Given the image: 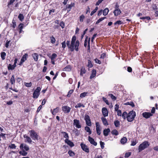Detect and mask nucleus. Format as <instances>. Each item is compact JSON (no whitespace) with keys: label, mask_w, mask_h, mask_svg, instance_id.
<instances>
[{"label":"nucleus","mask_w":158,"mask_h":158,"mask_svg":"<svg viewBox=\"0 0 158 158\" xmlns=\"http://www.w3.org/2000/svg\"><path fill=\"white\" fill-rule=\"evenodd\" d=\"M76 37L73 35L70 44V41L67 40L66 44L68 49L71 52H73L75 50L76 52L79 50V42L78 40H76Z\"/></svg>","instance_id":"nucleus-1"},{"label":"nucleus","mask_w":158,"mask_h":158,"mask_svg":"<svg viewBox=\"0 0 158 158\" xmlns=\"http://www.w3.org/2000/svg\"><path fill=\"white\" fill-rule=\"evenodd\" d=\"M76 37L73 35L70 44V41L67 40L66 44L68 49L71 52H73L75 50L76 52L79 50V42L78 40H76Z\"/></svg>","instance_id":"nucleus-2"},{"label":"nucleus","mask_w":158,"mask_h":158,"mask_svg":"<svg viewBox=\"0 0 158 158\" xmlns=\"http://www.w3.org/2000/svg\"><path fill=\"white\" fill-rule=\"evenodd\" d=\"M136 115V113L134 111L132 110L130 111L128 114L127 121L129 122H132L134 120Z\"/></svg>","instance_id":"nucleus-3"},{"label":"nucleus","mask_w":158,"mask_h":158,"mask_svg":"<svg viewBox=\"0 0 158 158\" xmlns=\"http://www.w3.org/2000/svg\"><path fill=\"white\" fill-rule=\"evenodd\" d=\"M30 136L33 140H38L39 135L34 130L29 131Z\"/></svg>","instance_id":"nucleus-4"},{"label":"nucleus","mask_w":158,"mask_h":158,"mask_svg":"<svg viewBox=\"0 0 158 158\" xmlns=\"http://www.w3.org/2000/svg\"><path fill=\"white\" fill-rule=\"evenodd\" d=\"M149 146V144L147 141H144L140 144L139 146V151L140 152Z\"/></svg>","instance_id":"nucleus-5"},{"label":"nucleus","mask_w":158,"mask_h":158,"mask_svg":"<svg viewBox=\"0 0 158 158\" xmlns=\"http://www.w3.org/2000/svg\"><path fill=\"white\" fill-rule=\"evenodd\" d=\"M41 88L39 87H37L34 90L33 94V98H37L40 94V91L41 90Z\"/></svg>","instance_id":"nucleus-6"},{"label":"nucleus","mask_w":158,"mask_h":158,"mask_svg":"<svg viewBox=\"0 0 158 158\" xmlns=\"http://www.w3.org/2000/svg\"><path fill=\"white\" fill-rule=\"evenodd\" d=\"M80 146L82 149L85 152L87 153L89 152V149L88 147L83 143L80 144Z\"/></svg>","instance_id":"nucleus-7"},{"label":"nucleus","mask_w":158,"mask_h":158,"mask_svg":"<svg viewBox=\"0 0 158 158\" xmlns=\"http://www.w3.org/2000/svg\"><path fill=\"white\" fill-rule=\"evenodd\" d=\"M61 108L62 110L64 113H69L71 109L70 107L66 106H62Z\"/></svg>","instance_id":"nucleus-8"},{"label":"nucleus","mask_w":158,"mask_h":158,"mask_svg":"<svg viewBox=\"0 0 158 158\" xmlns=\"http://www.w3.org/2000/svg\"><path fill=\"white\" fill-rule=\"evenodd\" d=\"M90 38L88 36H86V37L84 41V43H88V51H90Z\"/></svg>","instance_id":"nucleus-9"},{"label":"nucleus","mask_w":158,"mask_h":158,"mask_svg":"<svg viewBox=\"0 0 158 158\" xmlns=\"http://www.w3.org/2000/svg\"><path fill=\"white\" fill-rule=\"evenodd\" d=\"M73 124L77 128H80L81 127V125L80 123V121L76 119H74L73 120Z\"/></svg>","instance_id":"nucleus-10"},{"label":"nucleus","mask_w":158,"mask_h":158,"mask_svg":"<svg viewBox=\"0 0 158 158\" xmlns=\"http://www.w3.org/2000/svg\"><path fill=\"white\" fill-rule=\"evenodd\" d=\"M19 148L21 150H24L26 151H28L29 149V147L25 143L21 144Z\"/></svg>","instance_id":"nucleus-11"},{"label":"nucleus","mask_w":158,"mask_h":158,"mask_svg":"<svg viewBox=\"0 0 158 158\" xmlns=\"http://www.w3.org/2000/svg\"><path fill=\"white\" fill-rule=\"evenodd\" d=\"M23 136L25 139L24 140L25 142H27L30 144L32 143V141L31 139V138L27 135L26 134L24 135Z\"/></svg>","instance_id":"nucleus-12"},{"label":"nucleus","mask_w":158,"mask_h":158,"mask_svg":"<svg viewBox=\"0 0 158 158\" xmlns=\"http://www.w3.org/2000/svg\"><path fill=\"white\" fill-rule=\"evenodd\" d=\"M96 126L97 133L98 135H99L101 133L100 126L98 122L96 123Z\"/></svg>","instance_id":"nucleus-13"},{"label":"nucleus","mask_w":158,"mask_h":158,"mask_svg":"<svg viewBox=\"0 0 158 158\" xmlns=\"http://www.w3.org/2000/svg\"><path fill=\"white\" fill-rule=\"evenodd\" d=\"M143 116L146 118H148L152 115V114L150 112H144L142 113Z\"/></svg>","instance_id":"nucleus-14"},{"label":"nucleus","mask_w":158,"mask_h":158,"mask_svg":"<svg viewBox=\"0 0 158 158\" xmlns=\"http://www.w3.org/2000/svg\"><path fill=\"white\" fill-rule=\"evenodd\" d=\"M102 112L103 115L104 117L108 116V111L106 107H103L102 109Z\"/></svg>","instance_id":"nucleus-15"},{"label":"nucleus","mask_w":158,"mask_h":158,"mask_svg":"<svg viewBox=\"0 0 158 158\" xmlns=\"http://www.w3.org/2000/svg\"><path fill=\"white\" fill-rule=\"evenodd\" d=\"M88 140L91 144H93L95 146H96L97 145V143L94 141V140L93 138H91L90 136L88 137Z\"/></svg>","instance_id":"nucleus-16"},{"label":"nucleus","mask_w":158,"mask_h":158,"mask_svg":"<svg viewBox=\"0 0 158 158\" xmlns=\"http://www.w3.org/2000/svg\"><path fill=\"white\" fill-rule=\"evenodd\" d=\"M65 142L70 147H72L74 146L73 143L68 139H65L64 140Z\"/></svg>","instance_id":"nucleus-17"},{"label":"nucleus","mask_w":158,"mask_h":158,"mask_svg":"<svg viewBox=\"0 0 158 158\" xmlns=\"http://www.w3.org/2000/svg\"><path fill=\"white\" fill-rule=\"evenodd\" d=\"M59 109V107H57L56 108L54 109L53 110L51 109V112L52 115H54L58 112Z\"/></svg>","instance_id":"nucleus-18"},{"label":"nucleus","mask_w":158,"mask_h":158,"mask_svg":"<svg viewBox=\"0 0 158 158\" xmlns=\"http://www.w3.org/2000/svg\"><path fill=\"white\" fill-rule=\"evenodd\" d=\"M110 132V130L109 128L105 129L103 131V135L105 136H107Z\"/></svg>","instance_id":"nucleus-19"},{"label":"nucleus","mask_w":158,"mask_h":158,"mask_svg":"<svg viewBox=\"0 0 158 158\" xmlns=\"http://www.w3.org/2000/svg\"><path fill=\"white\" fill-rule=\"evenodd\" d=\"M121 11L120 9H115L113 12L114 15L115 16H117L120 15L121 13Z\"/></svg>","instance_id":"nucleus-20"},{"label":"nucleus","mask_w":158,"mask_h":158,"mask_svg":"<svg viewBox=\"0 0 158 158\" xmlns=\"http://www.w3.org/2000/svg\"><path fill=\"white\" fill-rule=\"evenodd\" d=\"M96 71L95 69H93L92 71V73L90 77V79H91L93 78L96 75Z\"/></svg>","instance_id":"nucleus-21"},{"label":"nucleus","mask_w":158,"mask_h":158,"mask_svg":"<svg viewBox=\"0 0 158 158\" xmlns=\"http://www.w3.org/2000/svg\"><path fill=\"white\" fill-rule=\"evenodd\" d=\"M75 4L74 3H72L70 4L67 5L66 6V8L69 9V10H68V12H69L70 11L71 9L73 7H74V6Z\"/></svg>","instance_id":"nucleus-22"},{"label":"nucleus","mask_w":158,"mask_h":158,"mask_svg":"<svg viewBox=\"0 0 158 158\" xmlns=\"http://www.w3.org/2000/svg\"><path fill=\"white\" fill-rule=\"evenodd\" d=\"M86 72V70H85V67H82L81 69L80 75L83 76V74H85Z\"/></svg>","instance_id":"nucleus-23"},{"label":"nucleus","mask_w":158,"mask_h":158,"mask_svg":"<svg viewBox=\"0 0 158 158\" xmlns=\"http://www.w3.org/2000/svg\"><path fill=\"white\" fill-rule=\"evenodd\" d=\"M101 120L104 125L107 126L109 124L108 123L107 120L106 118L102 117L101 118Z\"/></svg>","instance_id":"nucleus-24"},{"label":"nucleus","mask_w":158,"mask_h":158,"mask_svg":"<svg viewBox=\"0 0 158 158\" xmlns=\"http://www.w3.org/2000/svg\"><path fill=\"white\" fill-rule=\"evenodd\" d=\"M61 133L63 135V137L64 138H66L65 139H69V137L68 134L67 132L64 131H61Z\"/></svg>","instance_id":"nucleus-25"},{"label":"nucleus","mask_w":158,"mask_h":158,"mask_svg":"<svg viewBox=\"0 0 158 158\" xmlns=\"http://www.w3.org/2000/svg\"><path fill=\"white\" fill-rule=\"evenodd\" d=\"M73 132L75 133L76 136H79L80 134V131L77 128H75L73 130Z\"/></svg>","instance_id":"nucleus-26"},{"label":"nucleus","mask_w":158,"mask_h":158,"mask_svg":"<svg viewBox=\"0 0 158 158\" xmlns=\"http://www.w3.org/2000/svg\"><path fill=\"white\" fill-rule=\"evenodd\" d=\"M22 150V151H21L19 152V153L22 156H26L27 154V152L24 150Z\"/></svg>","instance_id":"nucleus-27"},{"label":"nucleus","mask_w":158,"mask_h":158,"mask_svg":"<svg viewBox=\"0 0 158 158\" xmlns=\"http://www.w3.org/2000/svg\"><path fill=\"white\" fill-rule=\"evenodd\" d=\"M10 82L11 85H14L15 83V80L14 75H13L10 79Z\"/></svg>","instance_id":"nucleus-28"},{"label":"nucleus","mask_w":158,"mask_h":158,"mask_svg":"<svg viewBox=\"0 0 158 158\" xmlns=\"http://www.w3.org/2000/svg\"><path fill=\"white\" fill-rule=\"evenodd\" d=\"M127 139L126 137H123L121 140L120 142L122 144H124L127 143Z\"/></svg>","instance_id":"nucleus-29"},{"label":"nucleus","mask_w":158,"mask_h":158,"mask_svg":"<svg viewBox=\"0 0 158 158\" xmlns=\"http://www.w3.org/2000/svg\"><path fill=\"white\" fill-rule=\"evenodd\" d=\"M88 92H84L81 93L80 94V97L81 98H82L85 97L86 96L88 95Z\"/></svg>","instance_id":"nucleus-30"},{"label":"nucleus","mask_w":158,"mask_h":158,"mask_svg":"<svg viewBox=\"0 0 158 158\" xmlns=\"http://www.w3.org/2000/svg\"><path fill=\"white\" fill-rule=\"evenodd\" d=\"M28 56V54L27 53L25 54L23 56L22 58L21 59V60L23 61V62H24L25 60H27V58Z\"/></svg>","instance_id":"nucleus-31"},{"label":"nucleus","mask_w":158,"mask_h":158,"mask_svg":"<svg viewBox=\"0 0 158 158\" xmlns=\"http://www.w3.org/2000/svg\"><path fill=\"white\" fill-rule=\"evenodd\" d=\"M33 57L35 61H37L38 59L39 55L38 54L35 53L33 54Z\"/></svg>","instance_id":"nucleus-32"},{"label":"nucleus","mask_w":158,"mask_h":158,"mask_svg":"<svg viewBox=\"0 0 158 158\" xmlns=\"http://www.w3.org/2000/svg\"><path fill=\"white\" fill-rule=\"evenodd\" d=\"M85 130L87 132H88L89 135H90L92 133V131L90 130V128L87 126L85 127Z\"/></svg>","instance_id":"nucleus-33"},{"label":"nucleus","mask_w":158,"mask_h":158,"mask_svg":"<svg viewBox=\"0 0 158 158\" xmlns=\"http://www.w3.org/2000/svg\"><path fill=\"white\" fill-rule=\"evenodd\" d=\"M6 53L5 52H2L1 53V57L2 60L5 59Z\"/></svg>","instance_id":"nucleus-34"},{"label":"nucleus","mask_w":158,"mask_h":158,"mask_svg":"<svg viewBox=\"0 0 158 158\" xmlns=\"http://www.w3.org/2000/svg\"><path fill=\"white\" fill-rule=\"evenodd\" d=\"M128 114L126 111H124L122 114V116L124 119H125L126 118L127 119V116Z\"/></svg>","instance_id":"nucleus-35"},{"label":"nucleus","mask_w":158,"mask_h":158,"mask_svg":"<svg viewBox=\"0 0 158 158\" xmlns=\"http://www.w3.org/2000/svg\"><path fill=\"white\" fill-rule=\"evenodd\" d=\"M109 10L108 8H106L103 11V14L104 16H106L108 13Z\"/></svg>","instance_id":"nucleus-36"},{"label":"nucleus","mask_w":158,"mask_h":158,"mask_svg":"<svg viewBox=\"0 0 158 158\" xmlns=\"http://www.w3.org/2000/svg\"><path fill=\"white\" fill-rule=\"evenodd\" d=\"M71 66L70 65H68L64 68V70L66 71H69L71 70Z\"/></svg>","instance_id":"nucleus-37"},{"label":"nucleus","mask_w":158,"mask_h":158,"mask_svg":"<svg viewBox=\"0 0 158 158\" xmlns=\"http://www.w3.org/2000/svg\"><path fill=\"white\" fill-rule=\"evenodd\" d=\"M81 107L84 108L85 106L83 104L81 103H78L75 106V108H80Z\"/></svg>","instance_id":"nucleus-38"},{"label":"nucleus","mask_w":158,"mask_h":158,"mask_svg":"<svg viewBox=\"0 0 158 158\" xmlns=\"http://www.w3.org/2000/svg\"><path fill=\"white\" fill-rule=\"evenodd\" d=\"M68 154L71 157H73L75 155V153L71 150H69L68 152Z\"/></svg>","instance_id":"nucleus-39"},{"label":"nucleus","mask_w":158,"mask_h":158,"mask_svg":"<svg viewBox=\"0 0 158 158\" xmlns=\"http://www.w3.org/2000/svg\"><path fill=\"white\" fill-rule=\"evenodd\" d=\"M16 146L15 144L11 143L8 146V148L11 149H15Z\"/></svg>","instance_id":"nucleus-40"},{"label":"nucleus","mask_w":158,"mask_h":158,"mask_svg":"<svg viewBox=\"0 0 158 158\" xmlns=\"http://www.w3.org/2000/svg\"><path fill=\"white\" fill-rule=\"evenodd\" d=\"M87 66L89 68H91L93 66V64H92L91 61L89 60H88V64Z\"/></svg>","instance_id":"nucleus-41"},{"label":"nucleus","mask_w":158,"mask_h":158,"mask_svg":"<svg viewBox=\"0 0 158 158\" xmlns=\"http://www.w3.org/2000/svg\"><path fill=\"white\" fill-rule=\"evenodd\" d=\"M18 18L20 21H22L24 19V17L23 14H20L18 16Z\"/></svg>","instance_id":"nucleus-42"},{"label":"nucleus","mask_w":158,"mask_h":158,"mask_svg":"<svg viewBox=\"0 0 158 158\" xmlns=\"http://www.w3.org/2000/svg\"><path fill=\"white\" fill-rule=\"evenodd\" d=\"M84 119L86 123H87V121L90 119L89 116L87 114H85V116Z\"/></svg>","instance_id":"nucleus-43"},{"label":"nucleus","mask_w":158,"mask_h":158,"mask_svg":"<svg viewBox=\"0 0 158 158\" xmlns=\"http://www.w3.org/2000/svg\"><path fill=\"white\" fill-rule=\"evenodd\" d=\"M8 69L9 70H13L15 69V68L11 64H9L8 66Z\"/></svg>","instance_id":"nucleus-44"},{"label":"nucleus","mask_w":158,"mask_h":158,"mask_svg":"<svg viewBox=\"0 0 158 158\" xmlns=\"http://www.w3.org/2000/svg\"><path fill=\"white\" fill-rule=\"evenodd\" d=\"M106 18V17H103L101 18L100 19H99L96 22V24H98L100 22L102 21V20H104Z\"/></svg>","instance_id":"nucleus-45"},{"label":"nucleus","mask_w":158,"mask_h":158,"mask_svg":"<svg viewBox=\"0 0 158 158\" xmlns=\"http://www.w3.org/2000/svg\"><path fill=\"white\" fill-rule=\"evenodd\" d=\"M15 0H10V1L8 2V4L7 5V6L8 8H10V6L11 5H12L14 2L15 1Z\"/></svg>","instance_id":"nucleus-46"},{"label":"nucleus","mask_w":158,"mask_h":158,"mask_svg":"<svg viewBox=\"0 0 158 158\" xmlns=\"http://www.w3.org/2000/svg\"><path fill=\"white\" fill-rule=\"evenodd\" d=\"M111 133L113 135H118V132L116 129H114L111 131Z\"/></svg>","instance_id":"nucleus-47"},{"label":"nucleus","mask_w":158,"mask_h":158,"mask_svg":"<svg viewBox=\"0 0 158 158\" xmlns=\"http://www.w3.org/2000/svg\"><path fill=\"white\" fill-rule=\"evenodd\" d=\"M12 24L11 25L12 27L13 28H15L16 26L15 21L13 19L12 20Z\"/></svg>","instance_id":"nucleus-48"},{"label":"nucleus","mask_w":158,"mask_h":158,"mask_svg":"<svg viewBox=\"0 0 158 158\" xmlns=\"http://www.w3.org/2000/svg\"><path fill=\"white\" fill-rule=\"evenodd\" d=\"M123 22L122 21L119 20L116 21L114 23V25H116L117 24L120 25L122 24H123Z\"/></svg>","instance_id":"nucleus-49"},{"label":"nucleus","mask_w":158,"mask_h":158,"mask_svg":"<svg viewBox=\"0 0 158 158\" xmlns=\"http://www.w3.org/2000/svg\"><path fill=\"white\" fill-rule=\"evenodd\" d=\"M24 85L28 87H31L32 85V83L30 82L29 83L24 82Z\"/></svg>","instance_id":"nucleus-50"},{"label":"nucleus","mask_w":158,"mask_h":158,"mask_svg":"<svg viewBox=\"0 0 158 158\" xmlns=\"http://www.w3.org/2000/svg\"><path fill=\"white\" fill-rule=\"evenodd\" d=\"M114 123L115 126L117 127H119L120 125V122L118 120H115L114 121Z\"/></svg>","instance_id":"nucleus-51"},{"label":"nucleus","mask_w":158,"mask_h":158,"mask_svg":"<svg viewBox=\"0 0 158 158\" xmlns=\"http://www.w3.org/2000/svg\"><path fill=\"white\" fill-rule=\"evenodd\" d=\"M57 56V55L56 53H53L52 54V56L50 57L51 60H54Z\"/></svg>","instance_id":"nucleus-52"},{"label":"nucleus","mask_w":158,"mask_h":158,"mask_svg":"<svg viewBox=\"0 0 158 158\" xmlns=\"http://www.w3.org/2000/svg\"><path fill=\"white\" fill-rule=\"evenodd\" d=\"M85 18V16L84 15H82L80 16V22H83L84 19Z\"/></svg>","instance_id":"nucleus-53"},{"label":"nucleus","mask_w":158,"mask_h":158,"mask_svg":"<svg viewBox=\"0 0 158 158\" xmlns=\"http://www.w3.org/2000/svg\"><path fill=\"white\" fill-rule=\"evenodd\" d=\"M73 91L74 90L73 89L69 91L67 96L68 97H70L71 96V94L73 93Z\"/></svg>","instance_id":"nucleus-54"},{"label":"nucleus","mask_w":158,"mask_h":158,"mask_svg":"<svg viewBox=\"0 0 158 158\" xmlns=\"http://www.w3.org/2000/svg\"><path fill=\"white\" fill-rule=\"evenodd\" d=\"M109 95L114 101H115L116 100V97L114 96L112 94H109Z\"/></svg>","instance_id":"nucleus-55"},{"label":"nucleus","mask_w":158,"mask_h":158,"mask_svg":"<svg viewBox=\"0 0 158 158\" xmlns=\"http://www.w3.org/2000/svg\"><path fill=\"white\" fill-rule=\"evenodd\" d=\"M140 19H141L144 20L146 19L147 20H149L151 18L149 16H146L144 17H141L140 18Z\"/></svg>","instance_id":"nucleus-56"},{"label":"nucleus","mask_w":158,"mask_h":158,"mask_svg":"<svg viewBox=\"0 0 158 158\" xmlns=\"http://www.w3.org/2000/svg\"><path fill=\"white\" fill-rule=\"evenodd\" d=\"M131 152H126L125 154L124 157L125 158H128L131 155Z\"/></svg>","instance_id":"nucleus-57"},{"label":"nucleus","mask_w":158,"mask_h":158,"mask_svg":"<svg viewBox=\"0 0 158 158\" xmlns=\"http://www.w3.org/2000/svg\"><path fill=\"white\" fill-rule=\"evenodd\" d=\"M23 24L22 23H20L18 26V28L19 29L22 30L23 27Z\"/></svg>","instance_id":"nucleus-58"},{"label":"nucleus","mask_w":158,"mask_h":158,"mask_svg":"<svg viewBox=\"0 0 158 158\" xmlns=\"http://www.w3.org/2000/svg\"><path fill=\"white\" fill-rule=\"evenodd\" d=\"M97 33L94 34L93 35L92 37L91 38V42L92 43H93L94 41V39H95V37H96V36H97Z\"/></svg>","instance_id":"nucleus-59"},{"label":"nucleus","mask_w":158,"mask_h":158,"mask_svg":"<svg viewBox=\"0 0 158 158\" xmlns=\"http://www.w3.org/2000/svg\"><path fill=\"white\" fill-rule=\"evenodd\" d=\"M62 48L64 49L66 47V42L65 41H64L61 43Z\"/></svg>","instance_id":"nucleus-60"},{"label":"nucleus","mask_w":158,"mask_h":158,"mask_svg":"<svg viewBox=\"0 0 158 158\" xmlns=\"http://www.w3.org/2000/svg\"><path fill=\"white\" fill-rule=\"evenodd\" d=\"M103 100L105 102L106 104L108 105H109V103L108 100H107L106 98H105L104 97H103L102 98Z\"/></svg>","instance_id":"nucleus-61"},{"label":"nucleus","mask_w":158,"mask_h":158,"mask_svg":"<svg viewBox=\"0 0 158 158\" xmlns=\"http://www.w3.org/2000/svg\"><path fill=\"white\" fill-rule=\"evenodd\" d=\"M152 8V9L155 10H156L158 9L157 6L156 4H153Z\"/></svg>","instance_id":"nucleus-62"},{"label":"nucleus","mask_w":158,"mask_h":158,"mask_svg":"<svg viewBox=\"0 0 158 158\" xmlns=\"http://www.w3.org/2000/svg\"><path fill=\"white\" fill-rule=\"evenodd\" d=\"M60 25L62 28H64L65 26L64 23L63 21H61L60 23Z\"/></svg>","instance_id":"nucleus-63"},{"label":"nucleus","mask_w":158,"mask_h":158,"mask_svg":"<svg viewBox=\"0 0 158 158\" xmlns=\"http://www.w3.org/2000/svg\"><path fill=\"white\" fill-rule=\"evenodd\" d=\"M56 41V40L54 37L53 36L51 37V43L52 44H54L55 43Z\"/></svg>","instance_id":"nucleus-64"}]
</instances>
